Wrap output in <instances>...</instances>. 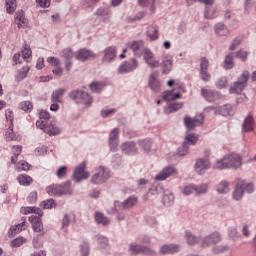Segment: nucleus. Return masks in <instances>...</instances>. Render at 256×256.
<instances>
[{"label":"nucleus","mask_w":256,"mask_h":256,"mask_svg":"<svg viewBox=\"0 0 256 256\" xmlns=\"http://www.w3.org/2000/svg\"><path fill=\"white\" fill-rule=\"evenodd\" d=\"M204 17L205 19H215L217 17V10L213 6L205 7Z\"/></svg>","instance_id":"obj_41"},{"label":"nucleus","mask_w":256,"mask_h":256,"mask_svg":"<svg viewBox=\"0 0 256 256\" xmlns=\"http://www.w3.org/2000/svg\"><path fill=\"white\" fill-rule=\"evenodd\" d=\"M162 203L166 207H171V205H173V203H175V196L173 195V193H171V192L165 193L162 198Z\"/></svg>","instance_id":"obj_35"},{"label":"nucleus","mask_w":256,"mask_h":256,"mask_svg":"<svg viewBox=\"0 0 256 256\" xmlns=\"http://www.w3.org/2000/svg\"><path fill=\"white\" fill-rule=\"evenodd\" d=\"M19 108L26 113H31L33 111V103L31 101H23L19 104Z\"/></svg>","instance_id":"obj_50"},{"label":"nucleus","mask_w":256,"mask_h":256,"mask_svg":"<svg viewBox=\"0 0 256 256\" xmlns=\"http://www.w3.org/2000/svg\"><path fill=\"white\" fill-rule=\"evenodd\" d=\"M69 97L72 98V100L78 105H85V107H91L93 103V96L83 90H73L69 93Z\"/></svg>","instance_id":"obj_3"},{"label":"nucleus","mask_w":256,"mask_h":256,"mask_svg":"<svg viewBox=\"0 0 256 256\" xmlns=\"http://www.w3.org/2000/svg\"><path fill=\"white\" fill-rule=\"evenodd\" d=\"M90 89L92 93H101V91L105 89V84H103L102 82H92L90 84Z\"/></svg>","instance_id":"obj_44"},{"label":"nucleus","mask_w":256,"mask_h":256,"mask_svg":"<svg viewBox=\"0 0 256 256\" xmlns=\"http://www.w3.org/2000/svg\"><path fill=\"white\" fill-rule=\"evenodd\" d=\"M148 87H150L153 93H159V91H161V82L159 81V72L153 71L149 75Z\"/></svg>","instance_id":"obj_10"},{"label":"nucleus","mask_w":256,"mask_h":256,"mask_svg":"<svg viewBox=\"0 0 256 256\" xmlns=\"http://www.w3.org/2000/svg\"><path fill=\"white\" fill-rule=\"evenodd\" d=\"M149 193H150V195H159V193H163V185H161L159 183H154L149 188Z\"/></svg>","instance_id":"obj_45"},{"label":"nucleus","mask_w":256,"mask_h":256,"mask_svg":"<svg viewBox=\"0 0 256 256\" xmlns=\"http://www.w3.org/2000/svg\"><path fill=\"white\" fill-rule=\"evenodd\" d=\"M46 193L51 197H61L63 195H71V183L64 182L63 184H52L46 188Z\"/></svg>","instance_id":"obj_2"},{"label":"nucleus","mask_w":256,"mask_h":256,"mask_svg":"<svg viewBox=\"0 0 256 256\" xmlns=\"http://www.w3.org/2000/svg\"><path fill=\"white\" fill-rule=\"evenodd\" d=\"M33 55V51H31V48L27 47V44L24 45V48L22 50V57L26 63H29V57Z\"/></svg>","instance_id":"obj_55"},{"label":"nucleus","mask_w":256,"mask_h":256,"mask_svg":"<svg viewBox=\"0 0 256 256\" xmlns=\"http://www.w3.org/2000/svg\"><path fill=\"white\" fill-rule=\"evenodd\" d=\"M162 67V73H164V75H169V73H171V70L173 69V60L169 57H165L163 59Z\"/></svg>","instance_id":"obj_30"},{"label":"nucleus","mask_w":256,"mask_h":256,"mask_svg":"<svg viewBox=\"0 0 256 256\" xmlns=\"http://www.w3.org/2000/svg\"><path fill=\"white\" fill-rule=\"evenodd\" d=\"M14 21L18 26V29H21V27L27 23V18H25V11L18 10L14 15Z\"/></svg>","instance_id":"obj_25"},{"label":"nucleus","mask_w":256,"mask_h":256,"mask_svg":"<svg viewBox=\"0 0 256 256\" xmlns=\"http://www.w3.org/2000/svg\"><path fill=\"white\" fill-rule=\"evenodd\" d=\"M243 193H245V189L243 188V184L240 182L236 185L232 194L234 201H241L243 199Z\"/></svg>","instance_id":"obj_28"},{"label":"nucleus","mask_w":256,"mask_h":256,"mask_svg":"<svg viewBox=\"0 0 256 256\" xmlns=\"http://www.w3.org/2000/svg\"><path fill=\"white\" fill-rule=\"evenodd\" d=\"M240 185H243L244 188V193H253V191H255V186L253 185V183H249L247 185H245L244 182H240Z\"/></svg>","instance_id":"obj_62"},{"label":"nucleus","mask_w":256,"mask_h":256,"mask_svg":"<svg viewBox=\"0 0 256 256\" xmlns=\"http://www.w3.org/2000/svg\"><path fill=\"white\" fill-rule=\"evenodd\" d=\"M243 165V160L239 154H227L214 165V169L223 171V169H239Z\"/></svg>","instance_id":"obj_1"},{"label":"nucleus","mask_w":256,"mask_h":256,"mask_svg":"<svg viewBox=\"0 0 256 256\" xmlns=\"http://www.w3.org/2000/svg\"><path fill=\"white\" fill-rule=\"evenodd\" d=\"M20 231H22V229L18 225H15L11 227L10 230L8 231V236L15 237V235H18Z\"/></svg>","instance_id":"obj_63"},{"label":"nucleus","mask_w":256,"mask_h":256,"mask_svg":"<svg viewBox=\"0 0 256 256\" xmlns=\"http://www.w3.org/2000/svg\"><path fill=\"white\" fill-rule=\"evenodd\" d=\"M53 205H55V200L50 198L42 201L40 207H42L43 209H53Z\"/></svg>","instance_id":"obj_57"},{"label":"nucleus","mask_w":256,"mask_h":256,"mask_svg":"<svg viewBox=\"0 0 256 256\" xmlns=\"http://www.w3.org/2000/svg\"><path fill=\"white\" fill-rule=\"evenodd\" d=\"M91 57H97L95 52L86 48H82L76 52V59L78 61H89Z\"/></svg>","instance_id":"obj_20"},{"label":"nucleus","mask_w":256,"mask_h":256,"mask_svg":"<svg viewBox=\"0 0 256 256\" xmlns=\"http://www.w3.org/2000/svg\"><path fill=\"white\" fill-rule=\"evenodd\" d=\"M95 221L98 225H103V227H107L111 223V220L101 212L95 213Z\"/></svg>","instance_id":"obj_29"},{"label":"nucleus","mask_w":256,"mask_h":256,"mask_svg":"<svg viewBox=\"0 0 256 256\" xmlns=\"http://www.w3.org/2000/svg\"><path fill=\"white\" fill-rule=\"evenodd\" d=\"M56 175L59 179H65V177H67V167L66 166H62L60 167L57 172Z\"/></svg>","instance_id":"obj_60"},{"label":"nucleus","mask_w":256,"mask_h":256,"mask_svg":"<svg viewBox=\"0 0 256 256\" xmlns=\"http://www.w3.org/2000/svg\"><path fill=\"white\" fill-rule=\"evenodd\" d=\"M6 13L13 15L17 10V0H5Z\"/></svg>","instance_id":"obj_31"},{"label":"nucleus","mask_w":256,"mask_h":256,"mask_svg":"<svg viewBox=\"0 0 256 256\" xmlns=\"http://www.w3.org/2000/svg\"><path fill=\"white\" fill-rule=\"evenodd\" d=\"M189 153V143L183 142L182 145L178 148V155L180 157H185Z\"/></svg>","instance_id":"obj_51"},{"label":"nucleus","mask_w":256,"mask_h":256,"mask_svg":"<svg viewBox=\"0 0 256 256\" xmlns=\"http://www.w3.org/2000/svg\"><path fill=\"white\" fill-rule=\"evenodd\" d=\"M87 167V162L80 163L74 170L73 173V179L76 181V183H80V181H83L84 179H89V172L85 171V168Z\"/></svg>","instance_id":"obj_9"},{"label":"nucleus","mask_w":256,"mask_h":256,"mask_svg":"<svg viewBox=\"0 0 256 256\" xmlns=\"http://www.w3.org/2000/svg\"><path fill=\"white\" fill-rule=\"evenodd\" d=\"M36 127L48 135H59L61 133V128L57 125L43 120L36 121Z\"/></svg>","instance_id":"obj_6"},{"label":"nucleus","mask_w":256,"mask_h":256,"mask_svg":"<svg viewBox=\"0 0 256 256\" xmlns=\"http://www.w3.org/2000/svg\"><path fill=\"white\" fill-rule=\"evenodd\" d=\"M65 93L64 89H58L52 93V101L54 103H61V96Z\"/></svg>","instance_id":"obj_54"},{"label":"nucleus","mask_w":256,"mask_h":256,"mask_svg":"<svg viewBox=\"0 0 256 256\" xmlns=\"http://www.w3.org/2000/svg\"><path fill=\"white\" fill-rule=\"evenodd\" d=\"M103 53L102 63H113L117 59V48L115 46L106 47Z\"/></svg>","instance_id":"obj_15"},{"label":"nucleus","mask_w":256,"mask_h":256,"mask_svg":"<svg viewBox=\"0 0 256 256\" xmlns=\"http://www.w3.org/2000/svg\"><path fill=\"white\" fill-rule=\"evenodd\" d=\"M201 95L202 97H204V99L208 101V103H213L217 101V99H219V92H215L213 90H209L205 88L201 89Z\"/></svg>","instance_id":"obj_23"},{"label":"nucleus","mask_w":256,"mask_h":256,"mask_svg":"<svg viewBox=\"0 0 256 256\" xmlns=\"http://www.w3.org/2000/svg\"><path fill=\"white\" fill-rule=\"evenodd\" d=\"M175 173H177L175 167L168 166L155 176V181H165V179H168L171 175H175Z\"/></svg>","instance_id":"obj_19"},{"label":"nucleus","mask_w":256,"mask_h":256,"mask_svg":"<svg viewBox=\"0 0 256 256\" xmlns=\"http://www.w3.org/2000/svg\"><path fill=\"white\" fill-rule=\"evenodd\" d=\"M229 249H231L229 247V245H218V246H215L212 249V251H213V253L219 254V253H225V252L229 251Z\"/></svg>","instance_id":"obj_56"},{"label":"nucleus","mask_w":256,"mask_h":256,"mask_svg":"<svg viewBox=\"0 0 256 256\" xmlns=\"http://www.w3.org/2000/svg\"><path fill=\"white\" fill-rule=\"evenodd\" d=\"M25 243H27V239H25L24 237H18L10 242V247L12 248L21 247V245H25Z\"/></svg>","instance_id":"obj_49"},{"label":"nucleus","mask_w":256,"mask_h":256,"mask_svg":"<svg viewBox=\"0 0 256 256\" xmlns=\"http://www.w3.org/2000/svg\"><path fill=\"white\" fill-rule=\"evenodd\" d=\"M216 87L218 89H225L227 87V77H221L216 81Z\"/></svg>","instance_id":"obj_61"},{"label":"nucleus","mask_w":256,"mask_h":256,"mask_svg":"<svg viewBox=\"0 0 256 256\" xmlns=\"http://www.w3.org/2000/svg\"><path fill=\"white\" fill-rule=\"evenodd\" d=\"M216 191L219 193V195H225L226 193H229V182L222 180L217 186Z\"/></svg>","instance_id":"obj_34"},{"label":"nucleus","mask_w":256,"mask_h":256,"mask_svg":"<svg viewBox=\"0 0 256 256\" xmlns=\"http://www.w3.org/2000/svg\"><path fill=\"white\" fill-rule=\"evenodd\" d=\"M29 66H24L16 75V81L21 82L23 79L27 77V74L29 73Z\"/></svg>","instance_id":"obj_46"},{"label":"nucleus","mask_w":256,"mask_h":256,"mask_svg":"<svg viewBox=\"0 0 256 256\" xmlns=\"http://www.w3.org/2000/svg\"><path fill=\"white\" fill-rule=\"evenodd\" d=\"M17 181L20 183V185L29 186L33 182V178L31 176L26 174H21L17 177Z\"/></svg>","instance_id":"obj_40"},{"label":"nucleus","mask_w":256,"mask_h":256,"mask_svg":"<svg viewBox=\"0 0 256 256\" xmlns=\"http://www.w3.org/2000/svg\"><path fill=\"white\" fill-rule=\"evenodd\" d=\"M233 59H235V56L233 53L228 54L225 57L224 60V69H233V67H235V62L233 61Z\"/></svg>","instance_id":"obj_39"},{"label":"nucleus","mask_w":256,"mask_h":256,"mask_svg":"<svg viewBox=\"0 0 256 256\" xmlns=\"http://www.w3.org/2000/svg\"><path fill=\"white\" fill-rule=\"evenodd\" d=\"M186 242L188 245H197V243L201 244V237L197 238L193 233L186 231L185 232Z\"/></svg>","instance_id":"obj_33"},{"label":"nucleus","mask_w":256,"mask_h":256,"mask_svg":"<svg viewBox=\"0 0 256 256\" xmlns=\"http://www.w3.org/2000/svg\"><path fill=\"white\" fill-rule=\"evenodd\" d=\"M29 213H36L38 217H43V210L35 206H29L24 208V215H29Z\"/></svg>","instance_id":"obj_43"},{"label":"nucleus","mask_w":256,"mask_h":256,"mask_svg":"<svg viewBox=\"0 0 256 256\" xmlns=\"http://www.w3.org/2000/svg\"><path fill=\"white\" fill-rule=\"evenodd\" d=\"M200 240L202 247H209L221 241V234L219 232H213L208 236L200 237Z\"/></svg>","instance_id":"obj_12"},{"label":"nucleus","mask_w":256,"mask_h":256,"mask_svg":"<svg viewBox=\"0 0 256 256\" xmlns=\"http://www.w3.org/2000/svg\"><path fill=\"white\" fill-rule=\"evenodd\" d=\"M30 223H32V229L35 233H41L43 231V222L41 221V216L31 215L29 217Z\"/></svg>","instance_id":"obj_22"},{"label":"nucleus","mask_w":256,"mask_h":256,"mask_svg":"<svg viewBox=\"0 0 256 256\" xmlns=\"http://www.w3.org/2000/svg\"><path fill=\"white\" fill-rule=\"evenodd\" d=\"M137 144L144 153H151V145H153V141H151V139L145 138L138 140Z\"/></svg>","instance_id":"obj_27"},{"label":"nucleus","mask_w":256,"mask_h":256,"mask_svg":"<svg viewBox=\"0 0 256 256\" xmlns=\"http://www.w3.org/2000/svg\"><path fill=\"white\" fill-rule=\"evenodd\" d=\"M234 57H237L238 59H241V61H247V52L239 50L237 52L233 53Z\"/></svg>","instance_id":"obj_64"},{"label":"nucleus","mask_w":256,"mask_h":256,"mask_svg":"<svg viewBox=\"0 0 256 256\" xmlns=\"http://www.w3.org/2000/svg\"><path fill=\"white\" fill-rule=\"evenodd\" d=\"M94 15L102 19L104 23H107V21L111 19V9H109V7H99L95 11Z\"/></svg>","instance_id":"obj_21"},{"label":"nucleus","mask_w":256,"mask_h":256,"mask_svg":"<svg viewBox=\"0 0 256 256\" xmlns=\"http://www.w3.org/2000/svg\"><path fill=\"white\" fill-rule=\"evenodd\" d=\"M185 140L184 143H190V145H196L197 141L199 140V137L197 136V134H193V133H187L185 136Z\"/></svg>","instance_id":"obj_48"},{"label":"nucleus","mask_w":256,"mask_h":256,"mask_svg":"<svg viewBox=\"0 0 256 256\" xmlns=\"http://www.w3.org/2000/svg\"><path fill=\"white\" fill-rule=\"evenodd\" d=\"M254 125H255V120L253 119V115L249 114L243 122V129L245 131H253Z\"/></svg>","instance_id":"obj_32"},{"label":"nucleus","mask_w":256,"mask_h":256,"mask_svg":"<svg viewBox=\"0 0 256 256\" xmlns=\"http://www.w3.org/2000/svg\"><path fill=\"white\" fill-rule=\"evenodd\" d=\"M127 47L137 54V51L143 47V42L141 40L131 41L127 43Z\"/></svg>","instance_id":"obj_42"},{"label":"nucleus","mask_w":256,"mask_h":256,"mask_svg":"<svg viewBox=\"0 0 256 256\" xmlns=\"http://www.w3.org/2000/svg\"><path fill=\"white\" fill-rule=\"evenodd\" d=\"M119 133V128H114L109 134L108 145L110 151L113 153H115L119 147Z\"/></svg>","instance_id":"obj_11"},{"label":"nucleus","mask_w":256,"mask_h":256,"mask_svg":"<svg viewBox=\"0 0 256 256\" xmlns=\"http://www.w3.org/2000/svg\"><path fill=\"white\" fill-rule=\"evenodd\" d=\"M207 169H211V162L207 158H200L196 160L195 171L199 175H203Z\"/></svg>","instance_id":"obj_17"},{"label":"nucleus","mask_w":256,"mask_h":256,"mask_svg":"<svg viewBox=\"0 0 256 256\" xmlns=\"http://www.w3.org/2000/svg\"><path fill=\"white\" fill-rule=\"evenodd\" d=\"M109 177H111L109 169L104 166H99L96 169V173L92 175L91 183H93V185H103V183L107 182Z\"/></svg>","instance_id":"obj_4"},{"label":"nucleus","mask_w":256,"mask_h":256,"mask_svg":"<svg viewBox=\"0 0 256 256\" xmlns=\"http://www.w3.org/2000/svg\"><path fill=\"white\" fill-rule=\"evenodd\" d=\"M120 149L124 155H137L139 149H137V143L135 141H126L121 144Z\"/></svg>","instance_id":"obj_14"},{"label":"nucleus","mask_w":256,"mask_h":256,"mask_svg":"<svg viewBox=\"0 0 256 256\" xmlns=\"http://www.w3.org/2000/svg\"><path fill=\"white\" fill-rule=\"evenodd\" d=\"M62 56L65 58L66 61L73 59L74 54L71 48H65L62 50Z\"/></svg>","instance_id":"obj_59"},{"label":"nucleus","mask_w":256,"mask_h":256,"mask_svg":"<svg viewBox=\"0 0 256 256\" xmlns=\"http://www.w3.org/2000/svg\"><path fill=\"white\" fill-rule=\"evenodd\" d=\"M248 81L249 71H243L238 80L230 87V93H236L237 95L243 93Z\"/></svg>","instance_id":"obj_5"},{"label":"nucleus","mask_w":256,"mask_h":256,"mask_svg":"<svg viewBox=\"0 0 256 256\" xmlns=\"http://www.w3.org/2000/svg\"><path fill=\"white\" fill-rule=\"evenodd\" d=\"M194 191H195V195H205V193L209 191V185L207 184H201L199 186L195 185Z\"/></svg>","instance_id":"obj_47"},{"label":"nucleus","mask_w":256,"mask_h":256,"mask_svg":"<svg viewBox=\"0 0 256 256\" xmlns=\"http://www.w3.org/2000/svg\"><path fill=\"white\" fill-rule=\"evenodd\" d=\"M179 252V245L177 244H166L160 247L161 255H173Z\"/></svg>","instance_id":"obj_24"},{"label":"nucleus","mask_w":256,"mask_h":256,"mask_svg":"<svg viewBox=\"0 0 256 256\" xmlns=\"http://www.w3.org/2000/svg\"><path fill=\"white\" fill-rule=\"evenodd\" d=\"M139 67V62L135 59L132 58L128 61L123 62L119 68H118V73L121 75H125L127 73H132V71H135Z\"/></svg>","instance_id":"obj_8"},{"label":"nucleus","mask_w":256,"mask_h":256,"mask_svg":"<svg viewBox=\"0 0 256 256\" xmlns=\"http://www.w3.org/2000/svg\"><path fill=\"white\" fill-rule=\"evenodd\" d=\"M144 61L150 69L159 67V60H155V54L148 48L144 49Z\"/></svg>","instance_id":"obj_18"},{"label":"nucleus","mask_w":256,"mask_h":256,"mask_svg":"<svg viewBox=\"0 0 256 256\" xmlns=\"http://www.w3.org/2000/svg\"><path fill=\"white\" fill-rule=\"evenodd\" d=\"M16 168L18 171H29V169H31V164L25 160H21L17 163Z\"/></svg>","instance_id":"obj_53"},{"label":"nucleus","mask_w":256,"mask_h":256,"mask_svg":"<svg viewBox=\"0 0 256 256\" xmlns=\"http://www.w3.org/2000/svg\"><path fill=\"white\" fill-rule=\"evenodd\" d=\"M164 101H175V99H181V92L173 94V91H165L163 94Z\"/></svg>","instance_id":"obj_38"},{"label":"nucleus","mask_w":256,"mask_h":256,"mask_svg":"<svg viewBox=\"0 0 256 256\" xmlns=\"http://www.w3.org/2000/svg\"><path fill=\"white\" fill-rule=\"evenodd\" d=\"M129 251H131V253L133 255H147V256H157V253L154 252L153 249L147 247V246H143V245H139V244H135L132 243L130 244L129 247Z\"/></svg>","instance_id":"obj_7"},{"label":"nucleus","mask_w":256,"mask_h":256,"mask_svg":"<svg viewBox=\"0 0 256 256\" xmlns=\"http://www.w3.org/2000/svg\"><path fill=\"white\" fill-rule=\"evenodd\" d=\"M214 31L216 35H219L220 37H224L225 35L229 34V31L227 30V28L225 27V24L223 23L216 24L214 27Z\"/></svg>","instance_id":"obj_36"},{"label":"nucleus","mask_w":256,"mask_h":256,"mask_svg":"<svg viewBox=\"0 0 256 256\" xmlns=\"http://www.w3.org/2000/svg\"><path fill=\"white\" fill-rule=\"evenodd\" d=\"M218 115H223V117H227V115H235V109H233V106L231 104L219 106Z\"/></svg>","instance_id":"obj_26"},{"label":"nucleus","mask_w":256,"mask_h":256,"mask_svg":"<svg viewBox=\"0 0 256 256\" xmlns=\"http://www.w3.org/2000/svg\"><path fill=\"white\" fill-rule=\"evenodd\" d=\"M199 118H191L189 116H186L184 118V125L187 128L188 131H193L195 127H200V125H203V120L205 119L202 114H200Z\"/></svg>","instance_id":"obj_16"},{"label":"nucleus","mask_w":256,"mask_h":256,"mask_svg":"<svg viewBox=\"0 0 256 256\" xmlns=\"http://www.w3.org/2000/svg\"><path fill=\"white\" fill-rule=\"evenodd\" d=\"M95 239L100 247H107L109 245V239L101 234L96 235Z\"/></svg>","instance_id":"obj_52"},{"label":"nucleus","mask_w":256,"mask_h":256,"mask_svg":"<svg viewBox=\"0 0 256 256\" xmlns=\"http://www.w3.org/2000/svg\"><path fill=\"white\" fill-rule=\"evenodd\" d=\"M137 197L130 196L123 202L115 201L114 205L117 207V209H120L121 211H125L127 209H133L137 205Z\"/></svg>","instance_id":"obj_13"},{"label":"nucleus","mask_w":256,"mask_h":256,"mask_svg":"<svg viewBox=\"0 0 256 256\" xmlns=\"http://www.w3.org/2000/svg\"><path fill=\"white\" fill-rule=\"evenodd\" d=\"M195 184H190L182 189L183 195H193L195 193Z\"/></svg>","instance_id":"obj_58"},{"label":"nucleus","mask_w":256,"mask_h":256,"mask_svg":"<svg viewBox=\"0 0 256 256\" xmlns=\"http://www.w3.org/2000/svg\"><path fill=\"white\" fill-rule=\"evenodd\" d=\"M147 35L151 41H156V39H159V29H157L156 26H149Z\"/></svg>","instance_id":"obj_37"}]
</instances>
